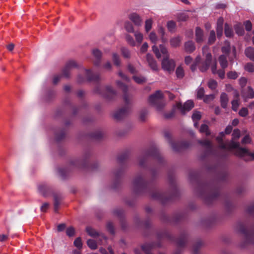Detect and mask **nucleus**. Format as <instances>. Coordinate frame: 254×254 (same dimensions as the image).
<instances>
[{"instance_id": "nucleus-1", "label": "nucleus", "mask_w": 254, "mask_h": 254, "mask_svg": "<svg viewBox=\"0 0 254 254\" xmlns=\"http://www.w3.org/2000/svg\"><path fill=\"white\" fill-rule=\"evenodd\" d=\"M224 133L221 132L219 136L216 137V140L221 149L230 151L235 149V153L237 156L242 158L245 161H248L254 159V153L250 152L246 148L240 147V143L236 141L240 136V131L239 129H234L232 133V140L224 142L223 136Z\"/></svg>"}, {"instance_id": "nucleus-2", "label": "nucleus", "mask_w": 254, "mask_h": 254, "mask_svg": "<svg viewBox=\"0 0 254 254\" xmlns=\"http://www.w3.org/2000/svg\"><path fill=\"white\" fill-rule=\"evenodd\" d=\"M152 50L157 58H161L162 55L163 56L161 62L162 68L169 73L173 72L176 66V63L174 60L169 59L167 49L163 45H160L159 48L155 45L152 46Z\"/></svg>"}, {"instance_id": "nucleus-3", "label": "nucleus", "mask_w": 254, "mask_h": 254, "mask_svg": "<svg viewBox=\"0 0 254 254\" xmlns=\"http://www.w3.org/2000/svg\"><path fill=\"white\" fill-rule=\"evenodd\" d=\"M194 106V104L192 101L188 100L184 105H182L180 103H178L174 106L172 111L168 115H165L166 118H170L174 116L175 110L177 109H179L182 114H185L187 112L190 111Z\"/></svg>"}, {"instance_id": "nucleus-4", "label": "nucleus", "mask_w": 254, "mask_h": 254, "mask_svg": "<svg viewBox=\"0 0 254 254\" xmlns=\"http://www.w3.org/2000/svg\"><path fill=\"white\" fill-rule=\"evenodd\" d=\"M163 94L158 90L153 94L151 95L149 98V102L158 111H161L165 106V103L162 101Z\"/></svg>"}, {"instance_id": "nucleus-5", "label": "nucleus", "mask_w": 254, "mask_h": 254, "mask_svg": "<svg viewBox=\"0 0 254 254\" xmlns=\"http://www.w3.org/2000/svg\"><path fill=\"white\" fill-rule=\"evenodd\" d=\"M202 54L205 57V61L201 63L199 68L200 71L204 72L207 70L210 64L212 59L211 54L209 52V49L208 46H205L202 48Z\"/></svg>"}, {"instance_id": "nucleus-6", "label": "nucleus", "mask_w": 254, "mask_h": 254, "mask_svg": "<svg viewBox=\"0 0 254 254\" xmlns=\"http://www.w3.org/2000/svg\"><path fill=\"white\" fill-rule=\"evenodd\" d=\"M133 186L136 191L144 190L147 186V182L141 176H137L133 182Z\"/></svg>"}, {"instance_id": "nucleus-7", "label": "nucleus", "mask_w": 254, "mask_h": 254, "mask_svg": "<svg viewBox=\"0 0 254 254\" xmlns=\"http://www.w3.org/2000/svg\"><path fill=\"white\" fill-rule=\"evenodd\" d=\"M86 232L90 236L93 237H96L97 241L99 244H104L103 241L106 242V237L104 235L102 234H99L94 229L91 227H87L86 228Z\"/></svg>"}, {"instance_id": "nucleus-8", "label": "nucleus", "mask_w": 254, "mask_h": 254, "mask_svg": "<svg viewBox=\"0 0 254 254\" xmlns=\"http://www.w3.org/2000/svg\"><path fill=\"white\" fill-rule=\"evenodd\" d=\"M77 67V64L74 60L68 61L62 70L63 75L65 77H68L70 75L71 70L74 67Z\"/></svg>"}, {"instance_id": "nucleus-9", "label": "nucleus", "mask_w": 254, "mask_h": 254, "mask_svg": "<svg viewBox=\"0 0 254 254\" xmlns=\"http://www.w3.org/2000/svg\"><path fill=\"white\" fill-rule=\"evenodd\" d=\"M102 96L108 100L113 99L116 95V91L111 86H107L103 92L101 93Z\"/></svg>"}, {"instance_id": "nucleus-10", "label": "nucleus", "mask_w": 254, "mask_h": 254, "mask_svg": "<svg viewBox=\"0 0 254 254\" xmlns=\"http://www.w3.org/2000/svg\"><path fill=\"white\" fill-rule=\"evenodd\" d=\"M92 54L95 59L93 62L94 65L96 66H99L101 64V59L102 53L100 50L97 48H94L92 50Z\"/></svg>"}, {"instance_id": "nucleus-11", "label": "nucleus", "mask_w": 254, "mask_h": 254, "mask_svg": "<svg viewBox=\"0 0 254 254\" xmlns=\"http://www.w3.org/2000/svg\"><path fill=\"white\" fill-rule=\"evenodd\" d=\"M118 86L124 92V100L127 104H128L130 101V98L127 94V87L120 81L116 82Z\"/></svg>"}, {"instance_id": "nucleus-12", "label": "nucleus", "mask_w": 254, "mask_h": 254, "mask_svg": "<svg viewBox=\"0 0 254 254\" xmlns=\"http://www.w3.org/2000/svg\"><path fill=\"white\" fill-rule=\"evenodd\" d=\"M129 112L128 107H124L114 114V117L117 120H120L127 116Z\"/></svg>"}, {"instance_id": "nucleus-13", "label": "nucleus", "mask_w": 254, "mask_h": 254, "mask_svg": "<svg viewBox=\"0 0 254 254\" xmlns=\"http://www.w3.org/2000/svg\"><path fill=\"white\" fill-rule=\"evenodd\" d=\"M195 40L197 43H201L205 40L203 30L199 27H197L195 28Z\"/></svg>"}, {"instance_id": "nucleus-14", "label": "nucleus", "mask_w": 254, "mask_h": 254, "mask_svg": "<svg viewBox=\"0 0 254 254\" xmlns=\"http://www.w3.org/2000/svg\"><path fill=\"white\" fill-rule=\"evenodd\" d=\"M146 61L149 66L153 71H158L159 69L158 66L156 61L153 59V57L149 54L146 55Z\"/></svg>"}, {"instance_id": "nucleus-15", "label": "nucleus", "mask_w": 254, "mask_h": 254, "mask_svg": "<svg viewBox=\"0 0 254 254\" xmlns=\"http://www.w3.org/2000/svg\"><path fill=\"white\" fill-rule=\"evenodd\" d=\"M39 192L44 196H47L50 192L49 187L45 183H42L38 187Z\"/></svg>"}, {"instance_id": "nucleus-16", "label": "nucleus", "mask_w": 254, "mask_h": 254, "mask_svg": "<svg viewBox=\"0 0 254 254\" xmlns=\"http://www.w3.org/2000/svg\"><path fill=\"white\" fill-rule=\"evenodd\" d=\"M171 145L172 148L175 151H179L181 148H187L190 146V143L188 142L185 141L182 143L171 142Z\"/></svg>"}, {"instance_id": "nucleus-17", "label": "nucleus", "mask_w": 254, "mask_h": 254, "mask_svg": "<svg viewBox=\"0 0 254 254\" xmlns=\"http://www.w3.org/2000/svg\"><path fill=\"white\" fill-rule=\"evenodd\" d=\"M129 19L134 24V25L140 26L142 23V19L141 17L136 13H132L129 15Z\"/></svg>"}, {"instance_id": "nucleus-18", "label": "nucleus", "mask_w": 254, "mask_h": 254, "mask_svg": "<svg viewBox=\"0 0 254 254\" xmlns=\"http://www.w3.org/2000/svg\"><path fill=\"white\" fill-rule=\"evenodd\" d=\"M224 20L222 17H220L217 22V35L218 38H219L223 34V25Z\"/></svg>"}, {"instance_id": "nucleus-19", "label": "nucleus", "mask_w": 254, "mask_h": 254, "mask_svg": "<svg viewBox=\"0 0 254 254\" xmlns=\"http://www.w3.org/2000/svg\"><path fill=\"white\" fill-rule=\"evenodd\" d=\"M198 142L202 146L205 147L208 152H211L213 146L210 141L207 139L198 140Z\"/></svg>"}, {"instance_id": "nucleus-20", "label": "nucleus", "mask_w": 254, "mask_h": 254, "mask_svg": "<svg viewBox=\"0 0 254 254\" xmlns=\"http://www.w3.org/2000/svg\"><path fill=\"white\" fill-rule=\"evenodd\" d=\"M185 50L186 52L191 53L195 49L194 43L192 41H189L185 43Z\"/></svg>"}, {"instance_id": "nucleus-21", "label": "nucleus", "mask_w": 254, "mask_h": 254, "mask_svg": "<svg viewBox=\"0 0 254 254\" xmlns=\"http://www.w3.org/2000/svg\"><path fill=\"white\" fill-rule=\"evenodd\" d=\"M85 74L87 79L89 81H98L100 79L99 75H93L92 71L90 69H85Z\"/></svg>"}, {"instance_id": "nucleus-22", "label": "nucleus", "mask_w": 254, "mask_h": 254, "mask_svg": "<svg viewBox=\"0 0 254 254\" xmlns=\"http://www.w3.org/2000/svg\"><path fill=\"white\" fill-rule=\"evenodd\" d=\"M243 96L246 98L252 99L254 97V91L251 87H248L247 90L243 91Z\"/></svg>"}, {"instance_id": "nucleus-23", "label": "nucleus", "mask_w": 254, "mask_h": 254, "mask_svg": "<svg viewBox=\"0 0 254 254\" xmlns=\"http://www.w3.org/2000/svg\"><path fill=\"white\" fill-rule=\"evenodd\" d=\"M234 96L236 99H234L231 102L232 108L233 111H237L239 106V101L238 99L239 93L236 91H235Z\"/></svg>"}, {"instance_id": "nucleus-24", "label": "nucleus", "mask_w": 254, "mask_h": 254, "mask_svg": "<svg viewBox=\"0 0 254 254\" xmlns=\"http://www.w3.org/2000/svg\"><path fill=\"white\" fill-rule=\"evenodd\" d=\"M211 70L213 74H218L219 76L221 78H223L225 76V71L224 69L222 68L221 69H220L219 70H216V63H214V64L212 65L211 66Z\"/></svg>"}, {"instance_id": "nucleus-25", "label": "nucleus", "mask_w": 254, "mask_h": 254, "mask_svg": "<svg viewBox=\"0 0 254 254\" xmlns=\"http://www.w3.org/2000/svg\"><path fill=\"white\" fill-rule=\"evenodd\" d=\"M201 117V114L200 112L195 111L193 112L192 115V120H193L194 122V126L195 127H198V123L197 121H198Z\"/></svg>"}, {"instance_id": "nucleus-26", "label": "nucleus", "mask_w": 254, "mask_h": 254, "mask_svg": "<svg viewBox=\"0 0 254 254\" xmlns=\"http://www.w3.org/2000/svg\"><path fill=\"white\" fill-rule=\"evenodd\" d=\"M245 53L247 57L254 62V48L249 47L246 49Z\"/></svg>"}, {"instance_id": "nucleus-27", "label": "nucleus", "mask_w": 254, "mask_h": 254, "mask_svg": "<svg viewBox=\"0 0 254 254\" xmlns=\"http://www.w3.org/2000/svg\"><path fill=\"white\" fill-rule=\"evenodd\" d=\"M165 194L158 191L157 190H155L154 192L152 193L151 194V196L152 198L159 200L161 201L163 203L165 202L164 197Z\"/></svg>"}, {"instance_id": "nucleus-28", "label": "nucleus", "mask_w": 254, "mask_h": 254, "mask_svg": "<svg viewBox=\"0 0 254 254\" xmlns=\"http://www.w3.org/2000/svg\"><path fill=\"white\" fill-rule=\"evenodd\" d=\"M181 42V38L176 36L172 38L170 40V45L172 47H177L180 46Z\"/></svg>"}, {"instance_id": "nucleus-29", "label": "nucleus", "mask_w": 254, "mask_h": 254, "mask_svg": "<svg viewBox=\"0 0 254 254\" xmlns=\"http://www.w3.org/2000/svg\"><path fill=\"white\" fill-rule=\"evenodd\" d=\"M220 102L221 107L226 108L228 102V97L225 93H222L220 96Z\"/></svg>"}, {"instance_id": "nucleus-30", "label": "nucleus", "mask_w": 254, "mask_h": 254, "mask_svg": "<svg viewBox=\"0 0 254 254\" xmlns=\"http://www.w3.org/2000/svg\"><path fill=\"white\" fill-rule=\"evenodd\" d=\"M134 36L135 39V43L137 44V45H139L143 40V35L139 31H136L134 32Z\"/></svg>"}, {"instance_id": "nucleus-31", "label": "nucleus", "mask_w": 254, "mask_h": 254, "mask_svg": "<svg viewBox=\"0 0 254 254\" xmlns=\"http://www.w3.org/2000/svg\"><path fill=\"white\" fill-rule=\"evenodd\" d=\"M154 247V245L152 243H146L142 246V249L145 254H152L150 251Z\"/></svg>"}, {"instance_id": "nucleus-32", "label": "nucleus", "mask_w": 254, "mask_h": 254, "mask_svg": "<svg viewBox=\"0 0 254 254\" xmlns=\"http://www.w3.org/2000/svg\"><path fill=\"white\" fill-rule=\"evenodd\" d=\"M219 62L222 68L225 69L228 66L227 57L225 55H221L219 58Z\"/></svg>"}, {"instance_id": "nucleus-33", "label": "nucleus", "mask_w": 254, "mask_h": 254, "mask_svg": "<svg viewBox=\"0 0 254 254\" xmlns=\"http://www.w3.org/2000/svg\"><path fill=\"white\" fill-rule=\"evenodd\" d=\"M176 75L178 79H182L185 75V71L183 67L180 65L177 67L176 70Z\"/></svg>"}, {"instance_id": "nucleus-34", "label": "nucleus", "mask_w": 254, "mask_h": 254, "mask_svg": "<svg viewBox=\"0 0 254 254\" xmlns=\"http://www.w3.org/2000/svg\"><path fill=\"white\" fill-rule=\"evenodd\" d=\"M147 156H152L159 161H160L162 159V157L159 152L156 149H154L151 152H148Z\"/></svg>"}, {"instance_id": "nucleus-35", "label": "nucleus", "mask_w": 254, "mask_h": 254, "mask_svg": "<svg viewBox=\"0 0 254 254\" xmlns=\"http://www.w3.org/2000/svg\"><path fill=\"white\" fill-rule=\"evenodd\" d=\"M189 15L187 12H181L177 14V18L179 21H185L189 18Z\"/></svg>"}, {"instance_id": "nucleus-36", "label": "nucleus", "mask_w": 254, "mask_h": 254, "mask_svg": "<svg viewBox=\"0 0 254 254\" xmlns=\"http://www.w3.org/2000/svg\"><path fill=\"white\" fill-rule=\"evenodd\" d=\"M225 34L227 37H231L234 34L232 29L227 23L225 24Z\"/></svg>"}, {"instance_id": "nucleus-37", "label": "nucleus", "mask_w": 254, "mask_h": 254, "mask_svg": "<svg viewBox=\"0 0 254 254\" xmlns=\"http://www.w3.org/2000/svg\"><path fill=\"white\" fill-rule=\"evenodd\" d=\"M153 20L151 18L147 19L145 21V31L148 33L152 28Z\"/></svg>"}, {"instance_id": "nucleus-38", "label": "nucleus", "mask_w": 254, "mask_h": 254, "mask_svg": "<svg viewBox=\"0 0 254 254\" xmlns=\"http://www.w3.org/2000/svg\"><path fill=\"white\" fill-rule=\"evenodd\" d=\"M97 243L100 245L97 240L96 241L93 239H89L87 242L88 246L92 250H95L97 249Z\"/></svg>"}, {"instance_id": "nucleus-39", "label": "nucleus", "mask_w": 254, "mask_h": 254, "mask_svg": "<svg viewBox=\"0 0 254 254\" xmlns=\"http://www.w3.org/2000/svg\"><path fill=\"white\" fill-rule=\"evenodd\" d=\"M132 78L137 84H142L145 82L146 80V79L145 77L141 75H134L133 76Z\"/></svg>"}, {"instance_id": "nucleus-40", "label": "nucleus", "mask_w": 254, "mask_h": 254, "mask_svg": "<svg viewBox=\"0 0 254 254\" xmlns=\"http://www.w3.org/2000/svg\"><path fill=\"white\" fill-rule=\"evenodd\" d=\"M235 30L236 33L240 36L244 34V30L243 26L240 24H237L235 25Z\"/></svg>"}, {"instance_id": "nucleus-41", "label": "nucleus", "mask_w": 254, "mask_h": 254, "mask_svg": "<svg viewBox=\"0 0 254 254\" xmlns=\"http://www.w3.org/2000/svg\"><path fill=\"white\" fill-rule=\"evenodd\" d=\"M121 51L123 56L125 58L129 59L130 58V51L126 47H122Z\"/></svg>"}, {"instance_id": "nucleus-42", "label": "nucleus", "mask_w": 254, "mask_h": 254, "mask_svg": "<svg viewBox=\"0 0 254 254\" xmlns=\"http://www.w3.org/2000/svg\"><path fill=\"white\" fill-rule=\"evenodd\" d=\"M186 243V237L185 236L183 235L179 238L177 241V245L179 247H183Z\"/></svg>"}, {"instance_id": "nucleus-43", "label": "nucleus", "mask_w": 254, "mask_h": 254, "mask_svg": "<svg viewBox=\"0 0 254 254\" xmlns=\"http://www.w3.org/2000/svg\"><path fill=\"white\" fill-rule=\"evenodd\" d=\"M125 28L127 31L129 33H134V27L132 23L129 21H127L125 23Z\"/></svg>"}, {"instance_id": "nucleus-44", "label": "nucleus", "mask_w": 254, "mask_h": 254, "mask_svg": "<svg viewBox=\"0 0 254 254\" xmlns=\"http://www.w3.org/2000/svg\"><path fill=\"white\" fill-rule=\"evenodd\" d=\"M126 40L127 43L131 46L134 47L136 46L135 41L131 35L127 34L126 35Z\"/></svg>"}, {"instance_id": "nucleus-45", "label": "nucleus", "mask_w": 254, "mask_h": 254, "mask_svg": "<svg viewBox=\"0 0 254 254\" xmlns=\"http://www.w3.org/2000/svg\"><path fill=\"white\" fill-rule=\"evenodd\" d=\"M199 131L201 133H205L206 135L210 134V131L209 130L208 127L205 124L201 125Z\"/></svg>"}, {"instance_id": "nucleus-46", "label": "nucleus", "mask_w": 254, "mask_h": 254, "mask_svg": "<svg viewBox=\"0 0 254 254\" xmlns=\"http://www.w3.org/2000/svg\"><path fill=\"white\" fill-rule=\"evenodd\" d=\"M244 69L248 72H254V64L248 63L245 64Z\"/></svg>"}, {"instance_id": "nucleus-47", "label": "nucleus", "mask_w": 254, "mask_h": 254, "mask_svg": "<svg viewBox=\"0 0 254 254\" xmlns=\"http://www.w3.org/2000/svg\"><path fill=\"white\" fill-rule=\"evenodd\" d=\"M167 26L169 31L174 32L176 29V24L174 21L170 20L167 22Z\"/></svg>"}, {"instance_id": "nucleus-48", "label": "nucleus", "mask_w": 254, "mask_h": 254, "mask_svg": "<svg viewBox=\"0 0 254 254\" xmlns=\"http://www.w3.org/2000/svg\"><path fill=\"white\" fill-rule=\"evenodd\" d=\"M149 38L152 43L156 44L158 41V37L154 32H151L149 34Z\"/></svg>"}, {"instance_id": "nucleus-49", "label": "nucleus", "mask_w": 254, "mask_h": 254, "mask_svg": "<svg viewBox=\"0 0 254 254\" xmlns=\"http://www.w3.org/2000/svg\"><path fill=\"white\" fill-rule=\"evenodd\" d=\"M113 61L114 62V64L117 66H119L120 65V59L119 55L116 53H114L113 54Z\"/></svg>"}, {"instance_id": "nucleus-50", "label": "nucleus", "mask_w": 254, "mask_h": 254, "mask_svg": "<svg viewBox=\"0 0 254 254\" xmlns=\"http://www.w3.org/2000/svg\"><path fill=\"white\" fill-rule=\"evenodd\" d=\"M215 32L214 30H211L210 32L209 36L208 38V43L209 44H212L215 42Z\"/></svg>"}, {"instance_id": "nucleus-51", "label": "nucleus", "mask_w": 254, "mask_h": 254, "mask_svg": "<svg viewBox=\"0 0 254 254\" xmlns=\"http://www.w3.org/2000/svg\"><path fill=\"white\" fill-rule=\"evenodd\" d=\"M238 230L241 233L246 235L247 232V228L243 224H239L238 225Z\"/></svg>"}, {"instance_id": "nucleus-52", "label": "nucleus", "mask_w": 254, "mask_h": 254, "mask_svg": "<svg viewBox=\"0 0 254 254\" xmlns=\"http://www.w3.org/2000/svg\"><path fill=\"white\" fill-rule=\"evenodd\" d=\"M230 50V44L229 42H225V46L222 47V51L223 53L227 54Z\"/></svg>"}, {"instance_id": "nucleus-53", "label": "nucleus", "mask_w": 254, "mask_h": 254, "mask_svg": "<svg viewBox=\"0 0 254 254\" xmlns=\"http://www.w3.org/2000/svg\"><path fill=\"white\" fill-rule=\"evenodd\" d=\"M108 251L103 248H101L100 249V252L102 254H114V251L112 250L111 247H108Z\"/></svg>"}, {"instance_id": "nucleus-54", "label": "nucleus", "mask_w": 254, "mask_h": 254, "mask_svg": "<svg viewBox=\"0 0 254 254\" xmlns=\"http://www.w3.org/2000/svg\"><path fill=\"white\" fill-rule=\"evenodd\" d=\"M200 61L201 58L199 56H198L195 59L194 64L191 66V69L192 71H194L195 69L196 65H198L200 64Z\"/></svg>"}, {"instance_id": "nucleus-55", "label": "nucleus", "mask_w": 254, "mask_h": 254, "mask_svg": "<svg viewBox=\"0 0 254 254\" xmlns=\"http://www.w3.org/2000/svg\"><path fill=\"white\" fill-rule=\"evenodd\" d=\"M217 82L213 79L210 80L208 83V86L209 88H210L211 89H215L217 87Z\"/></svg>"}, {"instance_id": "nucleus-56", "label": "nucleus", "mask_w": 254, "mask_h": 254, "mask_svg": "<svg viewBox=\"0 0 254 254\" xmlns=\"http://www.w3.org/2000/svg\"><path fill=\"white\" fill-rule=\"evenodd\" d=\"M74 246L78 249H81L82 247V243L80 238H76L74 242Z\"/></svg>"}, {"instance_id": "nucleus-57", "label": "nucleus", "mask_w": 254, "mask_h": 254, "mask_svg": "<svg viewBox=\"0 0 254 254\" xmlns=\"http://www.w3.org/2000/svg\"><path fill=\"white\" fill-rule=\"evenodd\" d=\"M147 115V111L146 110L141 111L139 114V119L141 121L145 120L146 116Z\"/></svg>"}, {"instance_id": "nucleus-58", "label": "nucleus", "mask_w": 254, "mask_h": 254, "mask_svg": "<svg viewBox=\"0 0 254 254\" xmlns=\"http://www.w3.org/2000/svg\"><path fill=\"white\" fill-rule=\"evenodd\" d=\"M228 77L231 79H236L238 77V74L236 71H230L227 74Z\"/></svg>"}, {"instance_id": "nucleus-59", "label": "nucleus", "mask_w": 254, "mask_h": 254, "mask_svg": "<svg viewBox=\"0 0 254 254\" xmlns=\"http://www.w3.org/2000/svg\"><path fill=\"white\" fill-rule=\"evenodd\" d=\"M75 230L73 227H69L66 230V234L69 237L73 236L74 235Z\"/></svg>"}, {"instance_id": "nucleus-60", "label": "nucleus", "mask_w": 254, "mask_h": 254, "mask_svg": "<svg viewBox=\"0 0 254 254\" xmlns=\"http://www.w3.org/2000/svg\"><path fill=\"white\" fill-rule=\"evenodd\" d=\"M204 94V89L202 87L198 88L197 92V97L198 98L201 99L203 97Z\"/></svg>"}, {"instance_id": "nucleus-61", "label": "nucleus", "mask_w": 254, "mask_h": 254, "mask_svg": "<svg viewBox=\"0 0 254 254\" xmlns=\"http://www.w3.org/2000/svg\"><path fill=\"white\" fill-rule=\"evenodd\" d=\"M248 114V111L246 108H243L239 111V115L242 117H246Z\"/></svg>"}, {"instance_id": "nucleus-62", "label": "nucleus", "mask_w": 254, "mask_h": 254, "mask_svg": "<svg viewBox=\"0 0 254 254\" xmlns=\"http://www.w3.org/2000/svg\"><path fill=\"white\" fill-rule=\"evenodd\" d=\"M215 98V96L214 94H210L206 96L204 98V101L205 102H209L210 101L213 100Z\"/></svg>"}, {"instance_id": "nucleus-63", "label": "nucleus", "mask_w": 254, "mask_h": 254, "mask_svg": "<svg viewBox=\"0 0 254 254\" xmlns=\"http://www.w3.org/2000/svg\"><path fill=\"white\" fill-rule=\"evenodd\" d=\"M244 25L245 26V29L248 31H250L252 29V25L251 22L250 21H246L244 23Z\"/></svg>"}, {"instance_id": "nucleus-64", "label": "nucleus", "mask_w": 254, "mask_h": 254, "mask_svg": "<svg viewBox=\"0 0 254 254\" xmlns=\"http://www.w3.org/2000/svg\"><path fill=\"white\" fill-rule=\"evenodd\" d=\"M148 48V44L146 42L144 43L140 48V52L144 53L147 51Z\"/></svg>"}]
</instances>
